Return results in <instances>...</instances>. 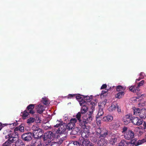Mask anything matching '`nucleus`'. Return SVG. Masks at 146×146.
Masks as SVG:
<instances>
[{"label": "nucleus", "instance_id": "1", "mask_svg": "<svg viewBox=\"0 0 146 146\" xmlns=\"http://www.w3.org/2000/svg\"><path fill=\"white\" fill-rule=\"evenodd\" d=\"M96 134L99 136V140L98 141V146H103L104 144L105 138L108 135V131L106 129L99 127L96 129Z\"/></svg>", "mask_w": 146, "mask_h": 146}, {"label": "nucleus", "instance_id": "2", "mask_svg": "<svg viewBox=\"0 0 146 146\" xmlns=\"http://www.w3.org/2000/svg\"><path fill=\"white\" fill-rule=\"evenodd\" d=\"M81 113L79 112L76 115V118L79 122V125L81 127H84L85 124H88L90 123L92 119V117L91 115V113L88 115H84L82 118L81 119Z\"/></svg>", "mask_w": 146, "mask_h": 146}, {"label": "nucleus", "instance_id": "3", "mask_svg": "<svg viewBox=\"0 0 146 146\" xmlns=\"http://www.w3.org/2000/svg\"><path fill=\"white\" fill-rule=\"evenodd\" d=\"M121 132L124 134L125 138L127 140H130L134 138L135 133L131 129H128L127 127L124 126L122 129Z\"/></svg>", "mask_w": 146, "mask_h": 146}, {"label": "nucleus", "instance_id": "4", "mask_svg": "<svg viewBox=\"0 0 146 146\" xmlns=\"http://www.w3.org/2000/svg\"><path fill=\"white\" fill-rule=\"evenodd\" d=\"M132 109L133 115L139 116L142 119H145L146 117V109H140L135 107H133Z\"/></svg>", "mask_w": 146, "mask_h": 146}, {"label": "nucleus", "instance_id": "5", "mask_svg": "<svg viewBox=\"0 0 146 146\" xmlns=\"http://www.w3.org/2000/svg\"><path fill=\"white\" fill-rule=\"evenodd\" d=\"M32 128L33 130L32 133L33 137L37 139H41V137L43 134V130L38 127L35 126H33Z\"/></svg>", "mask_w": 146, "mask_h": 146}, {"label": "nucleus", "instance_id": "6", "mask_svg": "<svg viewBox=\"0 0 146 146\" xmlns=\"http://www.w3.org/2000/svg\"><path fill=\"white\" fill-rule=\"evenodd\" d=\"M84 127H81L83 129V130L82 132L81 135L83 139L88 138L90 135V129L91 127L88 125V124H85Z\"/></svg>", "mask_w": 146, "mask_h": 146}, {"label": "nucleus", "instance_id": "7", "mask_svg": "<svg viewBox=\"0 0 146 146\" xmlns=\"http://www.w3.org/2000/svg\"><path fill=\"white\" fill-rule=\"evenodd\" d=\"M106 102L105 101L100 102L98 103L99 110L98 114L96 116V118L98 119L100 116H102L104 114L103 108L106 104Z\"/></svg>", "mask_w": 146, "mask_h": 146}, {"label": "nucleus", "instance_id": "8", "mask_svg": "<svg viewBox=\"0 0 146 146\" xmlns=\"http://www.w3.org/2000/svg\"><path fill=\"white\" fill-rule=\"evenodd\" d=\"M23 140L27 142L30 141L33 137L32 133L31 132H27L23 134L21 136Z\"/></svg>", "mask_w": 146, "mask_h": 146}, {"label": "nucleus", "instance_id": "9", "mask_svg": "<svg viewBox=\"0 0 146 146\" xmlns=\"http://www.w3.org/2000/svg\"><path fill=\"white\" fill-rule=\"evenodd\" d=\"M66 128V123H62L60 125V127L56 129V133H59L60 135H61L62 134L63 135L64 134L65 135L64 133L66 132V131L67 129Z\"/></svg>", "mask_w": 146, "mask_h": 146}, {"label": "nucleus", "instance_id": "10", "mask_svg": "<svg viewBox=\"0 0 146 146\" xmlns=\"http://www.w3.org/2000/svg\"><path fill=\"white\" fill-rule=\"evenodd\" d=\"M132 123L134 125L139 126L143 123V121L138 117H132Z\"/></svg>", "mask_w": 146, "mask_h": 146}, {"label": "nucleus", "instance_id": "11", "mask_svg": "<svg viewBox=\"0 0 146 146\" xmlns=\"http://www.w3.org/2000/svg\"><path fill=\"white\" fill-rule=\"evenodd\" d=\"M131 116L130 114L126 115L123 118V122L125 125H127L132 122V119H131Z\"/></svg>", "mask_w": 146, "mask_h": 146}, {"label": "nucleus", "instance_id": "12", "mask_svg": "<svg viewBox=\"0 0 146 146\" xmlns=\"http://www.w3.org/2000/svg\"><path fill=\"white\" fill-rule=\"evenodd\" d=\"M83 95H81L80 94H78L77 95L76 94H69L68 96H66V97L68 99L71 98H75L78 101H80L83 98L81 97V96H82Z\"/></svg>", "mask_w": 146, "mask_h": 146}, {"label": "nucleus", "instance_id": "13", "mask_svg": "<svg viewBox=\"0 0 146 146\" xmlns=\"http://www.w3.org/2000/svg\"><path fill=\"white\" fill-rule=\"evenodd\" d=\"M35 107V104H30L27 107L26 110H27L30 114H33L35 113V110H34Z\"/></svg>", "mask_w": 146, "mask_h": 146}, {"label": "nucleus", "instance_id": "14", "mask_svg": "<svg viewBox=\"0 0 146 146\" xmlns=\"http://www.w3.org/2000/svg\"><path fill=\"white\" fill-rule=\"evenodd\" d=\"M12 131L9 129L6 130L4 131L3 134L5 135L6 139H9L11 138Z\"/></svg>", "mask_w": 146, "mask_h": 146}, {"label": "nucleus", "instance_id": "15", "mask_svg": "<svg viewBox=\"0 0 146 146\" xmlns=\"http://www.w3.org/2000/svg\"><path fill=\"white\" fill-rule=\"evenodd\" d=\"M96 104L94 102H89V103H88V105L89 106L88 108H90L91 110H92L90 111L89 113H91V115L92 116V114L93 113V110L94 109L95 106Z\"/></svg>", "mask_w": 146, "mask_h": 146}, {"label": "nucleus", "instance_id": "16", "mask_svg": "<svg viewBox=\"0 0 146 146\" xmlns=\"http://www.w3.org/2000/svg\"><path fill=\"white\" fill-rule=\"evenodd\" d=\"M93 135L90 136V140L92 142H96L98 141L99 140V136H98L96 134L95 132V135L93 134Z\"/></svg>", "mask_w": 146, "mask_h": 146}, {"label": "nucleus", "instance_id": "17", "mask_svg": "<svg viewBox=\"0 0 146 146\" xmlns=\"http://www.w3.org/2000/svg\"><path fill=\"white\" fill-rule=\"evenodd\" d=\"M129 90L134 93H138L140 91V89L138 88L136 86H131L129 88Z\"/></svg>", "mask_w": 146, "mask_h": 146}, {"label": "nucleus", "instance_id": "18", "mask_svg": "<svg viewBox=\"0 0 146 146\" xmlns=\"http://www.w3.org/2000/svg\"><path fill=\"white\" fill-rule=\"evenodd\" d=\"M90 143L89 138H87L83 139L82 142H81L80 143L81 144V146H88Z\"/></svg>", "mask_w": 146, "mask_h": 146}, {"label": "nucleus", "instance_id": "19", "mask_svg": "<svg viewBox=\"0 0 146 146\" xmlns=\"http://www.w3.org/2000/svg\"><path fill=\"white\" fill-rule=\"evenodd\" d=\"M15 146H25V144L22 140L18 139L15 142Z\"/></svg>", "mask_w": 146, "mask_h": 146}, {"label": "nucleus", "instance_id": "20", "mask_svg": "<svg viewBox=\"0 0 146 146\" xmlns=\"http://www.w3.org/2000/svg\"><path fill=\"white\" fill-rule=\"evenodd\" d=\"M113 118L111 115H107L103 117L102 120L105 122L110 121L113 119Z\"/></svg>", "mask_w": 146, "mask_h": 146}, {"label": "nucleus", "instance_id": "21", "mask_svg": "<svg viewBox=\"0 0 146 146\" xmlns=\"http://www.w3.org/2000/svg\"><path fill=\"white\" fill-rule=\"evenodd\" d=\"M21 113L22 114V117L23 119H25L28 117L30 113L27 110H25L23 112H22Z\"/></svg>", "mask_w": 146, "mask_h": 146}, {"label": "nucleus", "instance_id": "22", "mask_svg": "<svg viewBox=\"0 0 146 146\" xmlns=\"http://www.w3.org/2000/svg\"><path fill=\"white\" fill-rule=\"evenodd\" d=\"M68 145V146H81V144L77 141H72L70 142Z\"/></svg>", "mask_w": 146, "mask_h": 146}, {"label": "nucleus", "instance_id": "23", "mask_svg": "<svg viewBox=\"0 0 146 146\" xmlns=\"http://www.w3.org/2000/svg\"><path fill=\"white\" fill-rule=\"evenodd\" d=\"M67 129L68 130H72L75 126V124H73L72 123H69L67 125L66 124Z\"/></svg>", "mask_w": 146, "mask_h": 146}, {"label": "nucleus", "instance_id": "24", "mask_svg": "<svg viewBox=\"0 0 146 146\" xmlns=\"http://www.w3.org/2000/svg\"><path fill=\"white\" fill-rule=\"evenodd\" d=\"M15 131H17L18 133L20 131L23 132L24 131V127L22 125H20L19 127H15Z\"/></svg>", "mask_w": 146, "mask_h": 146}, {"label": "nucleus", "instance_id": "25", "mask_svg": "<svg viewBox=\"0 0 146 146\" xmlns=\"http://www.w3.org/2000/svg\"><path fill=\"white\" fill-rule=\"evenodd\" d=\"M19 133L17 131H15V129H14V131H12V138H17V139H19Z\"/></svg>", "mask_w": 146, "mask_h": 146}, {"label": "nucleus", "instance_id": "26", "mask_svg": "<svg viewBox=\"0 0 146 146\" xmlns=\"http://www.w3.org/2000/svg\"><path fill=\"white\" fill-rule=\"evenodd\" d=\"M54 133H53V132L51 131H49L45 133V134L46 135V137L47 138V139H52L53 137Z\"/></svg>", "mask_w": 146, "mask_h": 146}, {"label": "nucleus", "instance_id": "27", "mask_svg": "<svg viewBox=\"0 0 146 146\" xmlns=\"http://www.w3.org/2000/svg\"><path fill=\"white\" fill-rule=\"evenodd\" d=\"M128 142L124 139L122 140L119 144L118 146H127Z\"/></svg>", "mask_w": 146, "mask_h": 146}, {"label": "nucleus", "instance_id": "28", "mask_svg": "<svg viewBox=\"0 0 146 146\" xmlns=\"http://www.w3.org/2000/svg\"><path fill=\"white\" fill-rule=\"evenodd\" d=\"M44 110V109L42 106L41 105L38 106V107L37 108V111L38 113L41 114Z\"/></svg>", "mask_w": 146, "mask_h": 146}, {"label": "nucleus", "instance_id": "29", "mask_svg": "<svg viewBox=\"0 0 146 146\" xmlns=\"http://www.w3.org/2000/svg\"><path fill=\"white\" fill-rule=\"evenodd\" d=\"M83 96L84 98L85 99V100H86V102H87V103H89V102H91V101L92 100V96Z\"/></svg>", "mask_w": 146, "mask_h": 146}, {"label": "nucleus", "instance_id": "30", "mask_svg": "<svg viewBox=\"0 0 146 146\" xmlns=\"http://www.w3.org/2000/svg\"><path fill=\"white\" fill-rule=\"evenodd\" d=\"M88 107L87 106H82L80 112L82 114L85 113L87 111Z\"/></svg>", "mask_w": 146, "mask_h": 146}, {"label": "nucleus", "instance_id": "31", "mask_svg": "<svg viewBox=\"0 0 146 146\" xmlns=\"http://www.w3.org/2000/svg\"><path fill=\"white\" fill-rule=\"evenodd\" d=\"M117 105V104H116L115 105L114 104H112L111 106L108 108L109 111L110 112L115 111L116 109Z\"/></svg>", "mask_w": 146, "mask_h": 146}, {"label": "nucleus", "instance_id": "32", "mask_svg": "<svg viewBox=\"0 0 146 146\" xmlns=\"http://www.w3.org/2000/svg\"><path fill=\"white\" fill-rule=\"evenodd\" d=\"M125 94L124 92H119L115 96L116 98L120 99Z\"/></svg>", "mask_w": 146, "mask_h": 146}, {"label": "nucleus", "instance_id": "33", "mask_svg": "<svg viewBox=\"0 0 146 146\" xmlns=\"http://www.w3.org/2000/svg\"><path fill=\"white\" fill-rule=\"evenodd\" d=\"M71 133L73 135H76L78 133L79 131V129L77 127H75L72 130Z\"/></svg>", "mask_w": 146, "mask_h": 146}, {"label": "nucleus", "instance_id": "34", "mask_svg": "<svg viewBox=\"0 0 146 146\" xmlns=\"http://www.w3.org/2000/svg\"><path fill=\"white\" fill-rule=\"evenodd\" d=\"M125 89V88L123 87L122 86L119 85L117 86L116 88V90L118 92H123V91Z\"/></svg>", "mask_w": 146, "mask_h": 146}, {"label": "nucleus", "instance_id": "35", "mask_svg": "<svg viewBox=\"0 0 146 146\" xmlns=\"http://www.w3.org/2000/svg\"><path fill=\"white\" fill-rule=\"evenodd\" d=\"M59 122H60L58 123H57L56 125H54L53 127L52 128V130H54L55 131H56V130L57 129H56V128H58L59 127H60V125H62L63 122L62 121H59Z\"/></svg>", "mask_w": 146, "mask_h": 146}, {"label": "nucleus", "instance_id": "36", "mask_svg": "<svg viewBox=\"0 0 146 146\" xmlns=\"http://www.w3.org/2000/svg\"><path fill=\"white\" fill-rule=\"evenodd\" d=\"M79 103L80 105L82 106L88 105L87 102L84 100H83V98L82 100H80Z\"/></svg>", "mask_w": 146, "mask_h": 146}, {"label": "nucleus", "instance_id": "37", "mask_svg": "<svg viewBox=\"0 0 146 146\" xmlns=\"http://www.w3.org/2000/svg\"><path fill=\"white\" fill-rule=\"evenodd\" d=\"M146 142V140L144 139H142L141 140H139L137 141V143H136V146H138L141 145Z\"/></svg>", "mask_w": 146, "mask_h": 146}, {"label": "nucleus", "instance_id": "38", "mask_svg": "<svg viewBox=\"0 0 146 146\" xmlns=\"http://www.w3.org/2000/svg\"><path fill=\"white\" fill-rule=\"evenodd\" d=\"M26 146H40V145L36 141L34 142L33 141L31 144V145H26Z\"/></svg>", "mask_w": 146, "mask_h": 146}, {"label": "nucleus", "instance_id": "39", "mask_svg": "<svg viewBox=\"0 0 146 146\" xmlns=\"http://www.w3.org/2000/svg\"><path fill=\"white\" fill-rule=\"evenodd\" d=\"M42 102L45 105H48L49 104L47 99L45 98H42Z\"/></svg>", "mask_w": 146, "mask_h": 146}, {"label": "nucleus", "instance_id": "40", "mask_svg": "<svg viewBox=\"0 0 146 146\" xmlns=\"http://www.w3.org/2000/svg\"><path fill=\"white\" fill-rule=\"evenodd\" d=\"M35 120V118L33 117H30L27 119V123H31L34 122Z\"/></svg>", "mask_w": 146, "mask_h": 146}, {"label": "nucleus", "instance_id": "41", "mask_svg": "<svg viewBox=\"0 0 146 146\" xmlns=\"http://www.w3.org/2000/svg\"><path fill=\"white\" fill-rule=\"evenodd\" d=\"M17 124V123H14L9 124V125H10L12 127H11V128H15V127L16 126ZM9 125V124H3L4 126H7V125Z\"/></svg>", "mask_w": 146, "mask_h": 146}, {"label": "nucleus", "instance_id": "42", "mask_svg": "<svg viewBox=\"0 0 146 146\" xmlns=\"http://www.w3.org/2000/svg\"><path fill=\"white\" fill-rule=\"evenodd\" d=\"M131 141L130 142V143L131 144H133L135 146H136V143H137V140L135 139H131Z\"/></svg>", "mask_w": 146, "mask_h": 146}, {"label": "nucleus", "instance_id": "43", "mask_svg": "<svg viewBox=\"0 0 146 146\" xmlns=\"http://www.w3.org/2000/svg\"><path fill=\"white\" fill-rule=\"evenodd\" d=\"M52 142L51 140H47L45 142V146H50V143Z\"/></svg>", "mask_w": 146, "mask_h": 146}, {"label": "nucleus", "instance_id": "44", "mask_svg": "<svg viewBox=\"0 0 146 146\" xmlns=\"http://www.w3.org/2000/svg\"><path fill=\"white\" fill-rule=\"evenodd\" d=\"M144 82V80H142L140 81L138 83L137 87L139 88L141 86H142Z\"/></svg>", "mask_w": 146, "mask_h": 146}, {"label": "nucleus", "instance_id": "45", "mask_svg": "<svg viewBox=\"0 0 146 146\" xmlns=\"http://www.w3.org/2000/svg\"><path fill=\"white\" fill-rule=\"evenodd\" d=\"M111 141H112V144H114L117 141V139L116 137L113 136L111 139Z\"/></svg>", "mask_w": 146, "mask_h": 146}, {"label": "nucleus", "instance_id": "46", "mask_svg": "<svg viewBox=\"0 0 146 146\" xmlns=\"http://www.w3.org/2000/svg\"><path fill=\"white\" fill-rule=\"evenodd\" d=\"M77 119L76 118H72L70 120V122L73 124H75V123L77 122Z\"/></svg>", "mask_w": 146, "mask_h": 146}, {"label": "nucleus", "instance_id": "47", "mask_svg": "<svg viewBox=\"0 0 146 146\" xmlns=\"http://www.w3.org/2000/svg\"><path fill=\"white\" fill-rule=\"evenodd\" d=\"M112 125L113 126L116 128H117L120 126L119 124V123L116 122H113V123Z\"/></svg>", "mask_w": 146, "mask_h": 146}, {"label": "nucleus", "instance_id": "48", "mask_svg": "<svg viewBox=\"0 0 146 146\" xmlns=\"http://www.w3.org/2000/svg\"><path fill=\"white\" fill-rule=\"evenodd\" d=\"M41 138H42V140L44 141H47L48 139L46 137V135L45 134V133H44V135H42L41 137Z\"/></svg>", "mask_w": 146, "mask_h": 146}, {"label": "nucleus", "instance_id": "49", "mask_svg": "<svg viewBox=\"0 0 146 146\" xmlns=\"http://www.w3.org/2000/svg\"><path fill=\"white\" fill-rule=\"evenodd\" d=\"M7 141L10 143V145H11L12 143L15 142V141L13 140V138L8 139Z\"/></svg>", "mask_w": 146, "mask_h": 146}, {"label": "nucleus", "instance_id": "50", "mask_svg": "<svg viewBox=\"0 0 146 146\" xmlns=\"http://www.w3.org/2000/svg\"><path fill=\"white\" fill-rule=\"evenodd\" d=\"M58 141H52L50 143V146H55L56 145H57V143H58Z\"/></svg>", "mask_w": 146, "mask_h": 146}, {"label": "nucleus", "instance_id": "51", "mask_svg": "<svg viewBox=\"0 0 146 146\" xmlns=\"http://www.w3.org/2000/svg\"><path fill=\"white\" fill-rule=\"evenodd\" d=\"M2 146H11L10 143L7 141L3 143Z\"/></svg>", "mask_w": 146, "mask_h": 146}, {"label": "nucleus", "instance_id": "52", "mask_svg": "<svg viewBox=\"0 0 146 146\" xmlns=\"http://www.w3.org/2000/svg\"><path fill=\"white\" fill-rule=\"evenodd\" d=\"M35 120L36 121V122L37 123H40L41 122V120L40 119L39 117H36Z\"/></svg>", "mask_w": 146, "mask_h": 146}, {"label": "nucleus", "instance_id": "53", "mask_svg": "<svg viewBox=\"0 0 146 146\" xmlns=\"http://www.w3.org/2000/svg\"><path fill=\"white\" fill-rule=\"evenodd\" d=\"M64 139V138L63 137L60 139L59 140V141H58V143H59V145H60V144L62 143Z\"/></svg>", "mask_w": 146, "mask_h": 146}, {"label": "nucleus", "instance_id": "54", "mask_svg": "<svg viewBox=\"0 0 146 146\" xmlns=\"http://www.w3.org/2000/svg\"><path fill=\"white\" fill-rule=\"evenodd\" d=\"M107 87V85L106 84H104L102 85L101 87V89H104L106 88Z\"/></svg>", "mask_w": 146, "mask_h": 146}, {"label": "nucleus", "instance_id": "55", "mask_svg": "<svg viewBox=\"0 0 146 146\" xmlns=\"http://www.w3.org/2000/svg\"><path fill=\"white\" fill-rule=\"evenodd\" d=\"M108 92V90H107L106 91H102V93H101V96H102V95H103L104 96V94L107 93Z\"/></svg>", "mask_w": 146, "mask_h": 146}, {"label": "nucleus", "instance_id": "56", "mask_svg": "<svg viewBox=\"0 0 146 146\" xmlns=\"http://www.w3.org/2000/svg\"><path fill=\"white\" fill-rule=\"evenodd\" d=\"M116 108L117 109V111L119 113H120L121 112V109L119 107L118 105H117Z\"/></svg>", "mask_w": 146, "mask_h": 146}, {"label": "nucleus", "instance_id": "57", "mask_svg": "<svg viewBox=\"0 0 146 146\" xmlns=\"http://www.w3.org/2000/svg\"><path fill=\"white\" fill-rule=\"evenodd\" d=\"M143 126L144 127L143 128L144 129H146V122L144 121L143 124Z\"/></svg>", "mask_w": 146, "mask_h": 146}, {"label": "nucleus", "instance_id": "58", "mask_svg": "<svg viewBox=\"0 0 146 146\" xmlns=\"http://www.w3.org/2000/svg\"><path fill=\"white\" fill-rule=\"evenodd\" d=\"M3 126V125L2 124L0 123V130H1Z\"/></svg>", "mask_w": 146, "mask_h": 146}, {"label": "nucleus", "instance_id": "59", "mask_svg": "<svg viewBox=\"0 0 146 146\" xmlns=\"http://www.w3.org/2000/svg\"><path fill=\"white\" fill-rule=\"evenodd\" d=\"M13 140L15 141V143L17 141V138H13Z\"/></svg>", "mask_w": 146, "mask_h": 146}, {"label": "nucleus", "instance_id": "60", "mask_svg": "<svg viewBox=\"0 0 146 146\" xmlns=\"http://www.w3.org/2000/svg\"><path fill=\"white\" fill-rule=\"evenodd\" d=\"M88 146H94V145H93V144H92V143H91V144H90L89 145H88Z\"/></svg>", "mask_w": 146, "mask_h": 146}, {"label": "nucleus", "instance_id": "61", "mask_svg": "<svg viewBox=\"0 0 146 146\" xmlns=\"http://www.w3.org/2000/svg\"><path fill=\"white\" fill-rule=\"evenodd\" d=\"M55 146H60V145H59V143L58 142L57 143V145H56Z\"/></svg>", "mask_w": 146, "mask_h": 146}, {"label": "nucleus", "instance_id": "62", "mask_svg": "<svg viewBox=\"0 0 146 146\" xmlns=\"http://www.w3.org/2000/svg\"><path fill=\"white\" fill-rule=\"evenodd\" d=\"M139 80H140V79H137L136 80V81H139Z\"/></svg>", "mask_w": 146, "mask_h": 146}, {"label": "nucleus", "instance_id": "63", "mask_svg": "<svg viewBox=\"0 0 146 146\" xmlns=\"http://www.w3.org/2000/svg\"><path fill=\"white\" fill-rule=\"evenodd\" d=\"M57 136H58V135ZM57 138H58V137H57Z\"/></svg>", "mask_w": 146, "mask_h": 146}, {"label": "nucleus", "instance_id": "64", "mask_svg": "<svg viewBox=\"0 0 146 146\" xmlns=\"http://www.w3.org/2000/svg\"><path fill=\"white\" fill-rule=\"evenodd\" d=\"M67 146H68V145Z\"/></svg>", "mask_w": 146, "mask_h": 146}]
</instances>
